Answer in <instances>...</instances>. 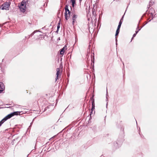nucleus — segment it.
<instances>
[{
  "instance_id": "7ed1b4c3",
  "label": "nucleus",
  "mask_w": 157,
  "mask_h": 157,
  "mask_svg": "<svg viewBox=\"0 0 157 157\" xmlns=\"http://www.w3.org/2000/svg\"><path fill=\"white\" fill-rule=\"evenodd\" d=\"M92 108L91 109V111L90 112V119H89V121H90V119H92V114L93 115V110L95 109L94 100V99H92Z\"/></svg>"
},
{
  "instance_id": "9d476101",
  "label": "nucleus",
  "mask_w": 157,
  "mask_h": 157,
  "mask_svg": "<svg viewBox=\"0 0 157 157\" xmlns=\"http://www.w3.org/2000/svg\"><path fill=\"white\" fill-rule=\"evenodd\" d=\"M64 48H63L60 50V53L61 55H63L64 52Z\"/></svg>"
},
{
  "instance_id": "4be33fe9",
  "label": "nucleus",
  "mask_w": 157,
  "mask_h": 157,
  "mask_svg": "<svg viewBox=\"0 0 157 157\" xmlns=\"http://www.w3.org/2000/svg\"><path fill=\"white\" fill-rule=\"evenodd\" d=\"M122 143V141L121 142H117L116 143V144H117V145H120Z\"/></svg>"
},
{
  "instance_id": "473e14b6",
  "label": "nucleus",
  "mask_w": 157,
  "mask_h": 157,
  "mask_svg": "<svg viewBox=\"0 0 157 157\" xmlns=\"http://www.w3.org/2000/svg\"><path fill=\"white\" fill-rule=\"evenodd\" d=\"M58 39H59V40H60V38H58Z\"/></svg>"
},
{
  "instance_id": "39448f33",
  "label": "nucleus",
  "mask_w": 157,
  "mask_h": 157,
  "mask_svg": "<svg viewBox=\"0 0 157 157\" xmlns=\"http://www.w3.org/2000/svg\"><path fill=\"white\" fill-rule=\"evenodd\" d=\"M13 114L12 113H11L8 115L6 116L3 119V120H4V121H6L8 119H9L11 118L13 116Z\"/></svg>"
},
{
  "instance_id": "2f4dec72",
  "label": "nucleus",
  "mask_w": 157,
  "mask_h": 157,
  "mask_svg": "<svg viewBox=\"0 0 157 157\" xmlns=\"http://www.w3.org/2000/svg\"><path fill=\"white\" fill-rule=\"evenodd\" d=\"M79 1L80 2H81L82 1V0H79Z\"/></svg>"
},
{
  "instance_id": "a211bd4d",
  "label": "nucleus",
  "mask_w": 157,
  "mask_h": 157,
  "mask_svg": "<svg viewBox=\"0 0 157 157\" xmlns=\"http://www.w3.org/2000/svg\"><path fill=\"white\" fill-rule=\"evenodd\" d=\"M92 14L94 15V16L95 15H96V12L95 11V9H93L92 10Z\"/></svg>"
},
{
  "instance_id": "2eb2a0df",
  "label": "nucleus",
  "mask_w": 157,
  "mask_h": 157,
  "mask_svg": "<svg viewBox=\"0 0 157 157\" xmlns=\"http://www.w3.org/2000/svg\"><path fill=\"white\" fill-rule=\"evenodd\" d=\"M120 29H117V30L116 31V33L115 34V36H116L117 35H118L120 31Z\"/></svg>"
},
{
  "instance_id": "f3484780",
  "label": "nucleus",
  "mask_w": 157,
  "mask_h": 157,
  "mask_svg": "<svg viewBox=\"0 0 157 157\" xmlns=\"http://www.w3.org/2000/svg\"><path fill=\"white\" fill-rule=\"evenodd\" d=\"M138 28H139V26L138 25L137 26V27L136 28V30L135 32V33H138V32H139V31H140L141 29H138Z\"/></svg>"
},
{
  "instance_id": "b1692460",
  "label": "nucleus",
  "mask_w": 157,
  "mask_h": 157,
  "mask_svg": "<svg viewBox=\"0 0 157 157\" xmlns=\"http://www.w3.org/2000/svg\"><path fill=\"white\" fill-rule=\"evenodd\" d=\"M107 96H108V92H107V88L106 89V98L107 99Z\"/></svg>"
},
{
  "instance_id": "72a5a7b5",
  "label": "nucleus",
  "mask_w": 157,
  "mask_h": 157,
  "mask_svg": "<svg viewBox=\"0 0 157 157\" xmlns=\"http://www.w3.org/2000/svg\"><path fill=\"white\" fill-rule=\"evenodd\" d=\"M29 37H30V36H28V38H29Z\"/></svg>"
},
{
  "instance_id": "f03ea898",
  "label": "nucleus",
  "mask_w": 157,
  "mask_h": 157,
  "mask_svg": "<svg viewBox=\"0 0 157 157\" xmlns=\"http://www.w3.org/2000/svg\"><path fill=\"white\" fill-rule=\"evenodd\" d=\"M10 4V2H6L1 6L0 8L2 10H8L9 8Z\"/></svg>"
},
{
  "instance_id": "1a4fd4ad",
  "label": "nucleus",
  "mask_w": 157,
  "mask_h": 157,
  "mask_svg": "<svg viewBox=\"0 0 157 157\" xmlns=\"http://www.w3.org/2000/svg\"><path fill=\"white\" fill-rule=\"evenodd\" d=\"M21 112L20 111H16L13 112V116L14 115H18L20 114V113Z\"/></svg>"
},
{
  "instance_id": "0eeeda50",
  "label": "nucleus",
  "mask_w": 157,
  "mask_h": 157,
  "mask_svg": "<svg viewBox=\"0 0 157 157\" xmlns=\"http://www.w3.org/2000/svg\"><path fill=\"white\" fill-rule=\"evenodd\" d=\"M69 11H70V10L68 9V6L67 5H66L65 7V12L64 13L65 16H66V18L67 17V13Z\"/></svg>"
},
{
  "instance_id": "423d86ee",
  "label": "nucleus",
  "mask_w": 157,
  "mask_h": 157,
  "mask_svg": "<svg viewBox=\"0 0 157 157\" xmlns=\"http://www.w3.org/2000/svg\"><path fill=\"white\" fill-rule=\"evenodd\" d=\"M72 13L73 14L72 20H73L72 24L74 25V22H75V19L77 18L78 16L74 13L73 11L72 12Z\"/></svg>"
},
{
  "instance_id": "5701e85b",
  "label": "nucleus",
  "mask_w": 157,
  "mask_h": 157,
  "mask_svg": "<svg viewBox=\"0 0 157 157\" xmlns=\"http://www.w3.org/2000/svg\"><path fill=\"white\" fill-rule=\"evenodd\" d=\"M137 34V33H134L133 34V36H132V40L133 39V37H135L136 36Z\"/></svg>"
},
{
  "instance_id": "9b49d317",
  "label": "nucleus",
  "mask_w": 157,
  "mask_h": 157,
  "mask_svg": "<svg viewBox=\"0 0 157 157\" xmlns=\"http://www.w3.org/2000/svg\"><path fill=\"white\" fill-rule=\"evenodd\" d=\"M71 2L72 3V6L73 7H74L75 5L76 4L75 0H70Z\"/></svg>"
},
{
  "instance_id": "412c9836",
  "label": "nucleus",
  "mask_w": 157,
  "mask_h": 157,
  "mask_svg": "<svg viewBox=\"0 0 157 157\" xmlns=\"http://www.w3.org/2000/svg\"><path fill=\"white\" fill-rule=\"evenodd\" d=\"M60 23H58V24L57 26V29H58V31H59V28H60Z\"/></svg>"
},
{
  "instance_id": "393cba45",
  "label": "nucleus",
  "mask_w": 157,
  "mask_h": 157,
  "mask_svg": "<svg viewBox=\"0 0 157 157\" xmlns=\"http://www.w3.org/2000/svg\"><path fill=\"white\" fill-rule=\"evenodd\" d=\"M124 15H123L120 21H122L123 20V18H124Z\"/></svg>"
},
{
  "instance_id": "f257e3e1",
  "label": "nucleus",
  "mask_w": 157,
  "mask_h": 157,
  "mask_svg": "<svg viewBox=\"0 0 157 157\" xmlns=\"http://www.w3.org/2000/svg\"><path fill=\"white\" fill-rule=\"evenodd\" d=\"M18 7L20 11L22 12H25L26 8V2L22 1L21 2V4L18 6Z\"/></svg>"
},
{
  "instance_id": "f704fd0d",
  "label": "nucleus",
  "mask_w": 157,
  "mask_h": 157,
  "mask_svg": "<svg viewBox=\"0 0 157 157\" xmlns=\"http://www.w3.org/2000/svg\"><path fill=\"white\" fill-rule=\"evenodd\" d=\"M107 104H106V107H107Z\"/></svg>"
},
{
  "instance_id": "e433bc0d",
  "label": "nucleus",
  "mask_w": 157,
  "mask_h": 157,
  "mask_svg": "<svg viewBox=\"0 0 157 157\" xmlns=\"http://www.w3.org/2000/svg\"><path fill=\"white\" fill-rule=\"evenodd\" d=\"M35 31H34V33L35 32Z\"/></svg>"
},
{
  "instance_id": "4c0bfd02",
  "label": "nucleus",
  "mask_w": 157,
  "mask_h": 157,
  "mask_svg": "<svg viewBox=\"0 0 157 157\" xmlns=\"http://www.w3.org/2000/svg\"><path fill=\"white\" fill-rule=\"evenodd\" d=\"M25 38H27V37L26 36H25Z\"/></svg>"
},
{
  "instance_id": "c85d7f7f",
  "label": "nucleus",
  "mask_w": 157,
  "mask_h": 157,
  "mask_svg": "<svg viewBox=\"0 0 157 157\" xmlns=\"http://www.w3.org/2000/svg\"><path fill=\"white\" fill-rule=\"evenodd\" d=\"M63 48H64V49H66V46L65 45Z\"/></svg>"
},
{
  "instance_id": "7c9ffc66",
  "label": "nucleus",
  "mask_w": 157,
  "mask_h": 157,
  "mask_svg": "<svg viewBox=\"0 0 157 157\" xmlns=\"http://www.w3.org/2000/svg\"><path fill=\"white\" fill-rule=\"evenodd\" d=\"M143 27V26L140 27V29H141Z\"/></svg>"
},
{
  "instance_id": "aec40b11",
  "label": "nucleus",
  "mask_w": 157,
  "mask_h": 157,
  "mask_svg": "<svg viewBox=\"0 0 157 157\" xmlns=\"http://www.w3.org/2000/svg\"><path fill=\"white\" fill-rule=\"evenodd\" d=\"M5 122L4 120H3L2 119L0 121V127L1 126L2 124Z\"/></svg>"
},
{
  "instance_id": "6ab92c4d",
  "label": "nucleus",
  "mask_w": 157,
  "mask_h": 157,
  "mask_svg": "<svg viewBox=\"0 0 157 157\" xmlns=\"http://www.w3.org/2000/svg\"><path fill=\"white\" fill-rule=\"evenodd\" d=\"M151 12H152L154 13L155 12V10L151 8L150 10V13H151Z\"/></svg>"
},
{
  "instance_id": "20e7f679",
  "label": "nucleus",
  "mask_w": 157,
  "mask_h": 157,
  "mask_svg": "<svg viewBox=\"0 0 157 157\" xmlns=\"http://www.w3.org/2000/svg\"><path fill=\"white\" fill-rule=\"evenodd\" d=\"M5 89V86L3 83L0 82V93H2Z\"/></svg>"
},
{
  "instance_id": "bb28decb",
  "label": "nucleus",
  "mask_w": 157,
  "mask_h": 157,
  "mask_svg": "<svg viewBox=\"0 0 157 157\" xmlns=\"http://www.w3.org/2000/svg\"><path fill=\"white\" fill-rule=\"evenodd\" d=\"M116 44L117 45V39L116 37Z\"/></svg>"
},
{
  "instance_id": "c9c22d12",
  "label": "nucleus",
  "mask_w": 157,
  "mask_h": 157,
  "mask_svg": "<svg viewBox=\"0 0 157 157\" xmlns=\"http://www.w3.org/2000/svg\"><path fill=\"white\" fill-rule=\"evenodd\" d=\"M147 23H148V22H146V24H147Z\"/></svg>"
},
{
  "instance_id": "4468645a",
  "label": "nucleus",
  "mask_w": 157,
  "mask_h": 157,
  "mask_svg": "<svg viewBox=\"0 0 157 157\" xmlns=\"http://www.w3.org/2000/svg\"><path fill=\"white\" fill-rule=\"evenodd\" d=\"M59 70L60 69H59V68H57L56 69L57 72H56V75L57 76V77H58V76L60 73Z\"/></svg>"
},
{
  "instance_id": "f8f14e48",
  "label": "nucleus",
  "mask_w": 157,
  "mask_h": 157,
  "mask_svg": "<svg viewBox=\"0 0 157 157\" xmlns=\"http://www.w3.org/2000/svg\"><path fill=\"white\" fill-rule=\"evenodd\" d=\"M154 4V0H151L149 3V8L150 7H151V6Z\"/></svg>"
},
{
  "instance_id": "a878e982",
  "label": "nucleus",
  "mask_w": 157,
  "mask_h": 157,
  "mask_svg": "<svg viewBox=\"0 0 157 157\" xmlns=\"http://www.w3.org/2000/svg\"><path fill=\"white\" fill-rule=\"evenodd\" d=\"M34 119H33V120L32 122L31 123L30 125L29 126V127H30L31 126V125H32V123H33V121H34Z\"/></svg>"
},
{
  "instance_id": "c756f323",
  "label": "nucleus",
  "mask_w": 157,
  "mask_h": 157,
  "mask_svg": "<svg viewBox=\"0 0 157 157\" xmlns=\"http://www.w3.org/2000/svg\"><path fill=\"white\" fill-rule=\"evenodd\" d=\"M58 29H57V31H56V32L58 33Z\"/></svg>"
},
{
  "instance_id": "6e6552de",
  "label": "nucleus",
  "mask_w": 157,
  "mask_h": 157,
  "mask_svg": "<svg viewBox=\"0 0 157 157\" xmlns=\"http://www.w3.org/2000/svg\"><path fill=\"white\" fill-rule=\"evenodd\" d=\"M70 15H71V12H70V11H69L68 12V13H67V17L66 18V16H65V19L66 20H67L70 17Z\"/></svg>"
},
{
  "instance_id": "ddd939ff",
  "label": "nucleus",
  "mask_w": 157,
  "mask_h": 157,
  "mask_svg": "<svg viewBox=\"0 0 157 157\" xmlns=\"http://www.w3.org/2000/svg\"><path fill=\"white\" fill-rule=\"evenodd\" d=\"M122 21H120L119 23L118 26L117 27V29H120L121 27V25L122 24Z\"/></svg>"
},
{
  "instance_id": "dca6fc26",
  "label": "nucleus",
  "mask_w": 157,
  "mask_h": 157,
  "mask_svg": "<svg viewBox=\"0 0 157 157\" xmlns=\"http://www.w3.org/2000/svg\"><path fill=\"white\" fill-rule=\"evenodd\" d=\"M151 19L149 21H151V20H152L153 18L154 17H155V15H154V14H153V13H152V12H151Z\"/></svg>"
},
{
  "instance_id": "cd10ccee",
  "label": "nucleus",
  "mask_w": 157,
  "mask_h": 157,
  "mask_svg": "<svg viewBox=\"0 0 157 157\" xmlns=\"http://www.w3.org/2000/svg\"><path fill=\"white\" fill-rule=\"evenodd\" d=\"M58 79V77H57V76H56V81L57 79Z\"/></svg>"
}]
</instances>
